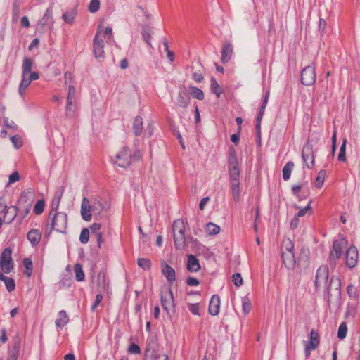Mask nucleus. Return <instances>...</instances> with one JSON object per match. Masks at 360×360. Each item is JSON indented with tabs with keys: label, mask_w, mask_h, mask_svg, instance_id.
Instances as JSON below:
<instances>
[{
	"label": "nucleus",
	"mask_w": 360,
	"mask_h": 360,
	"mask_svg": "<svg viewBox=\"0 0 360 360\" xmlns=\"http://www.w3.org/2000/svg\"><path fill=\"white\" fill-rule=\"evenodd\" d=\"M314 283L316 289L324 288L327 291L329 307L339 308L341 304L340 278L330 277L329 271H316Z\"/></svg>",
	"instance_id": "obj_1"
},
{
	"label": "nucleus",
	"mask_w": 360,
	"mask_h": 360,
	"mask_svg": "<svg viewBox=\"0 0 360 360\" xmlns=\"http://www.w3.org/2000/svg\"><path fill=\"white\" fill-rule=\"evenodd\" d=\"M229 173L230 183L231 186V193L235 201H238L240 198V169L236 153L233 149L230 150L229 158Z\"/></svg>",
	"instance_id": "obj_2"
},
{
	"label": "nucleus",
	"mask_w": 360,
	"mask_h": 360,
	"mask_svg": "<svg viewBox=\"0 0 360 360\" xmlns=\"http://www.w3.org/2000/svg\"><path fill=\"white\" fill-rule=\"evenodd\" d=\"M294 244L292 241L286 238L283 240L281 248V257L285 266L287 269H293L295 264L294 255Z\"/></svg>",
	"instance_id": "obj_3"
},
{
	"label": "nucleus",
	"mask_w": 360,
	"mask_h": 360,
	"mask_svg": "<svg viewBox=\"0 0 360 360\" xmlns=\"http://www.w3.org/2000/svg\"><path fill=\"white\" fill-rule=\"evenodd\" d=\"M51 224L47 225L46 235L49 236L53 229L59 233H65L68 226V215L64 212H54Z\"/></svg>",
	"instance_id": "obj_4"
},
{
	"label": "nucleus",
	"mask_w": 360,
	"mask_h": 360,
	"mask_svg": "<svg viewBox=\"0 0 360 360\" xmlns=\"http://www.w3.org/2000/svg\"><path fill=\"white\" fill-rule=\"evenodd\" d=\"M173 237L176 248L184 249L186 244L185 224L181 219L175 220L172 225Z\"/></svg>",
	"instance_id": "obj_5"
},
{
	"label": "nucleus",
	"mask_w": 360,
	"mask_h": 360,
	"mask_svg": "<svg viewBox=\"0 0 360 360\" xmlns=\"http://www.w3.org/2000/svg\"><path fill=\"white\" fill-rule=\"evenodd\" d=\"M161 304L169 316L175 313V302L174 294L170 287L162 288L160 293Z\"/></svg>",
	"instance_id": "obj_6"
},
{
	"label": "nucleus",
	"mask_w": 360,
	"mask_h": 360,
	"mask_svg": "<svg viewBox=\"0 0 360 360\" xmlns=\"http://www.w3.org/2000/svg\"><path fill=\"white\" fill-rule=\"evenodd\" d=\"M139 153L131 155L127 147H123L116 155L115 162L120 167L126 168L131 165L133 161L139 160Z\"/></svg>",
	"instance_id": "obj_7"
},
{
	"label": "nucleus",
	"mask_w": 360,
	"mask_h": 360,
	"mask_svg": "<svg viewBox=\"0 0 360 360\" xmlns=\"http://www.w3.org/2000/svg\"><path fill=\"white\" fill-rule=\"evenodd\" d=\"M347 241L345 238L335 240L333 247L330 250L328 261L330 263V268L334 269L336 261L340 257L342 250L346 248Z\"/></svg>",
	"instance_id": "obj_8"
},
{
	"label": "nucleus",
	"mask_w": 360,
	"mask_h": 360,
	"mask_svg": "<svg viewBox=\"0 0 360 360\" xmlns=\"http://www.w3.org/2000/svg\"><path fill=\"white\" fill-rule=\"evenodd\" d=\"M35 199V192L32 188H27L22 190L18 200V205L20 207H30Z\"/></svg>",
	"instance_id": "obj_9"
},
{
	"label": "nucleus",
	"mask_w": 360,
	"mask_h": 360,
	"mask_svg": "<svg viewBox=\"0 0 360 360\" xmlns=\"http://www.w3.org/2000/svg\"><path fill=\"white\" fill-rule=\"evenodd\" d=\"M314 65L306 66L301 72V82L305 86L313 85L316 79Z\"/></svg>",
	"instance_id": "obj_10"
},
{
	"label": "nucleus",
	"mask_w": 360,
	"mask_h": 360,
	"mask_svg": "<svg viewBox=\"0 0 360 360\" xmlns=\"http://www.w3.org/2000/svg\"><path fill=\"white\" fill-rule=\"evenodd\" d=\"M12 250L10 248H6L0 255V268L1 270H11L13 268L12 259Z\"/></svg>",
	"instance_id": "obj_11"
},
{
	"label": "nucleus",
	"mask_w": 360,
	"mask_h": 360,
	"mask_svg": "<svg viewBox=\"0 0 360 360\" xmlns=\"http://www.w3.org/2000/svg\"><path fill=\"white\" fill-rule=\"evenodd\" d=\"M302 158L307 168L311 169L314 165L313 146L307 142L302 148Z\"/></svg>",
	"instance_id": "obj_12"
},
{
	"label": "nucleus",
	"mask_w": 360,
	"mask_h": 360,
	"mask_svg": "<svg viewBox=\"0 0 360 360\" xmlns=\"http://www.w3.org/2000/svg\"><path fill=\"white\" fill-rule=\"evenodd\" d=\"M81 216L82 219L86 221H90L91 220L93 214V210L91 208V202H89V199L86 197H84L81 204Z\"/></svg>",
	"instance_id": "obj_13"
},
{
	"label": "nucleus",
	"mask_w": 360,
	"mask_h": 360,
	"mask_svg": "<svg viewBox=\"0 0 360 360\" xmlns=\"http://www.w3.org/2000/svg\"><path fill=\"white\" fill-rule=\"evenodd\" d=\"M358 250L356 248L352 246L347 251L345 254V261L347 266L352 269L354 268L358 262Z\"/></svg>",
	"instance_id": "obj_14"
},
{
	"label": "nucleus",
	"mask_w": 360,
	"mask_h": 360,
	"mask_svg": "<svg viewBox=\"0 0 360 360\" xmlns=\"http://www.w3.org/2000/svg\"><path fill=\"white\" fill-rule=\"evenodd\" d=\"M93 48L96 58L98 59L104 58V42L98 33L94 37Z\"/></svg>",
	"instance_id": "obj_15"
},
{
	"label": "nucleus",
	"mask_w": 360,
	"mask_h": 360,
	"mask_svg": "<svg viewBox=\"0 0 360 360\" xmlns=\"http://www.w3.org/2000/svg\"><path fill=\"white\" fill-rule=\"evenodd\" d=\"M220 299L217 295H214L210 301L208 311L210 315L217 316L219 313Z\"/></svg>",
	"instance_id": "obj_16"
},
{
	"label": "nucleus",
	"mask_w": 360,
	"mask_h": 360,
	"mask_svg": "<svg viewBox=\"0 0 360 360\" xmlns=\"http://www.w3.org/2000/svg\"><path fill=\"white\" fill-rule=\"evenodd\" d=\"M78 13V6L75 5L70 10L67 11L62 15V18L64 22L69 25H72L75 22V18Z\"/></svg>",
	"instance_id": "obj_17"
},
{
	"label": "nucleus",
	"mask_w": 360,
	"mask_h": 360,
	"mask_svg": "<svg viewBox=\"0 0 360 360\" xmlns=\"http://www.w3.org/2000/svg\"><path fill=\"white\" fill-rule=\"evenodd\" d=\"M233 49L231 43L226 42L223 44L221 60L223 63H228L232 56Z\"/></svg>",
	"instance_id": "obj_18"
},
{
	"label": "nucleus",
	"mask_w": 360,
	"mask_h": 360,
	"mask_svg": "<svg viewBox=\"0 0 360 360\" xmlns=\"http://www.w3.org/2000/svg\"><path fill=\"white\" fill-rule=\"evenodd\" d=\"M190 102V96L186 90L179 91L176 101V105L180 108H186Z\"/></svg>",
	"instance_id": "obj_19"
},
{
	"label": "nucleus",
	"mask_w": 360,
	"mask_h": 360,
	"mask_svg": "<svg viewBox=\"0 0 360 360\" xmlns=\"http://www.w3.org/2000/svg\"><path fill=\"white\" fill-rule=\"evenodd\" d=\"M146 356L148 360H169L167 354L154 349H148L146 351Z\"/></svg>",
	"instance_id": "obj_20"
},
{
	"label": "nucleus",
	"mask_w": 360,
	"mask_h": 360,
	"mask_svg": "<svg viewBox=\"0 0 360 360\" xmlns=\"http://www.w3.org/2000/svg\"><path fill=\"white\" fill-rule=\"evenodd\" d=\"M63 193V188H61L60 189L58 190L55 193L54 198H53L52 202H51V210L49 216H51L52 214H53L54 212H57V210H58V209L59 207V205H60V202Z\"/></svg>",
	"instance_id": "obj_21"
},
{
	"label": "nucleus",
	"mask_w": 360,
	"mask_h": 360,
	"mask_svg": "<svg viewBox=\"0 0 360 360\" xmlns=\"http://www.w3.org/2000/svg\"><path fill=\"white\" fill-rule=\"evenodd\" d=\"M27 238L31 244L35 246L39 243L41 238V233L37 229H31L27 233Z\"/></svg>",
	"instance_id": "obj_22"
},
{
	"label": "nucleus",
	"mask_w": 360,
	"mask_h": 360,
	"mask_svg": "<svg viewBox=\"0 0 360 360\" xmlns=\"http://www.w3.org/2000/svg\"><path fill=\"white\" fill-rule=\"evenodd\" d=\"M39 23L41 26L48 25H52L53 24L52 7L49 6L46 8V12Z\"/></svg>",
	"instance_id": "obj_23"
},
{
	"label": "nucleus",
	"mask_w": 360,
	"mask_h": 360,
	"mask_svg": "<svg viewBox=\"0 0 360 360\" xmlns=\"http://www.w3.org/2000/svg\"><path fill=\"white\" fill-rule=\"evenodd\" d=\"M91 208L94 218L98 219L104 208L103 203L100 200L94 199L91 201Z\"/></svg>",
	"instance_id": "obj_24"
},
{
	"label": "nucleus",
	"mask_w": 360,
	"mask_h": 360,
	"mask_svg": "<svg viewBox=\"0 0 360 360\" xmlns=\"http://www.w3.org/2000/svg\"><path fill=\"white\" fill-rule=\"evenodd\" d=\"M68 321L69 318L67 313L64 310H62L59 311L58 318L55 321V324L57 327L63 328L68 323Z\"/></svg>",
	"instance_id": "obj_25"
},
{
	"label": "nucleus",
	"mask_w": 360,
	"mask_h": 360,
	"mask_svg": "<svg viewBox=\"0 0 360 360\" xmlns=\"http://www.w3.org/2000/svg\"><path fill=\"white\" fill-rule=\"evenodd\" d=\"M187 269L188 270H200V265L198 259L193 255H188L187 261Z\"/></svg>",
	"instance_id": "obj_26"
},
{
	"label": "nucleus",
	"mask_w": 360,
	"mask_h": 360,
	"mask_svg": "<svg viewBox=\"0 0 360 360\" xmlns=\"http://www.w3.org/2000/svg\"><path fill=\"white\" fill-rule=\"evenodd\" d=\"M143 131V119L136 116L133 122V132L135 136H139Z\"/></svg>",
	"instance_id": "obj_27"
},
{
	"label": "nucleus",
	"mask_w": 360,
	"mask_h": 360,
	"mask_svg": "<svg viewBox=\"0 0 360 360\" xmlns=\"http://www.w3.org/2000/svg\"><path fill=\"white\" fill-rule=\"evenodd\" d=\"M312 349H316L319 345V333L312 329L310 333V340L307 344Z\"/></svg>",
	"instance_id": "obj_28"
},
{
	"label": "nucleus",
	"mask_w": 360,
	"mask_h": 360,
	"mask_svg": "<svg viewBox=\"0 0 360 360\" xmlns=\"http://www.w3.org/2000/svg\"><path fill=\"white\" fill-rule=\"evenodd\" d=\"M33 66V61L31 58L25 57L22 63V75L28 76Z\"/></svg>",
	"instance_id": "obj_29"
},
{
	"label": "nucleus",
	"mask_w": 360,
	"mask_h": 360,
	"mask_svg": "<svg viewBox=\"0 0 360 360\" xmlns=\"http://www.w3.org/2000/svg\"><path fill=\"white\" fill-rule=\"evenodd\" d=\"M74 102L75 101L67 100L65 115L68 117H72L76 112L77 106Z\"/></svg>",
	"instance_id": "obj_30"
},
{
	"label": "nucleus",
	"mask_w": 360,
	"mask_h": 360,
	"mask_svg": "<svg viewBox=\"0 0 360 360\" xmlns=\"http://www.w3.org/2000/svg\"><path fill=\"white\" fill-rule=\"evenodd\" d=\"M28 76L22 75V80L18 87L19 94L23 97L26 89L29 86L31 82L27 78Z\"/></svg>",
	"instance_id": "obj_31"
},
{
	"label": "nucleus",
	"mask_w": 360,
	"mask_h": 360,
	"mask_svg": "<svg viewBox=\"0 0 360 360\" xmlns=\"http://www.w3.org/2000/svg\"><path fill=\"white\" fill-rule=\"evenodd\" d=\"M151 32H152V29H151L150 27H149L148 25H144L143 27V30H142L143 39L145 41V42L146 44H148L150 47L152 48L153 46H152V44L150 43Z\"/></svg>",
	"instance_id": "obj_32"
},
{
	"label": "nucleus",
	"mask_w": 360,
	"mask_h": 360,
	"mask_svg": "<svg viewBox=\"0 0 360 360\" xmlns=\"http://www.w3.org/2000/svg\"><path fill=\"white\" fill-rule=\"evenodd\" d=\"M220 230L221 229L219 226L212 222L207 224L205 228L206 233L210 236L218 234L220 232Z\"/></svg>",
	"instance_id": "obj_33"
},
{
	"label": "nucleus",
	"mask_w": 360,
	"mask_h": 360,
	"mask_svg": "<svg viewBox=\"0 0 360 360\" xmlns=\"http://www.w3.org/2000/svg\"><path fill=\"white\" fill-rule=\"evenodd\" d=\"M294 163L292 162H288L283 168V178L285 181L290 179Z\"/></svg>",
	"instance_id": "obj_34"
},
{
	"label": "nucleus",
	"mask_w": 360,
	"mask_h": 360,
	"mask_svg": "<svg viewBox=\"0 0 360 360\" xmlns=\"http://www.w3.org/2000/svg\"><path fill=\"white\" fill-rule=\"evenodd\" d=\"M19 212L17 217V221L18 224H22V221L25 219V217L28 215V214L30 212L31 208L30 207H20L18 206Z\"/></svg>",
	"instance_id": "obj_35"
},
{
	"label": "nucleus",
	"mask_w": 360,
	"mask_h": 360,
	"mask_svg": "<svg viewBox=\"0 0 360 360\" xmlns=\"http://www.w3.org/2000/svg\"><path fill=\"white\" fill-rule=\"evenodd\" d=\"M20 348V342H15L13 347L11 350H10L8 353V360H17V357L19 353Z\"/></svg>",
	"instance_id": "obj_36"
},
{
	"label": "nucleus",
	"mask_w": 360,
	"mask_h": 360,
	"mask_svg": "<svg viewBox=\"0 0 360 360\" xmlns=\"http://www.w3.org/2000/svg\"><path fill=\"white\" fill-rule=\"evenodd\" d=\"M243 312L246 315L250 313L252 309V304L249 298L245 296L242 298Z\"/></svg>",
	"instance_id": "obj_37"
},
{
	"label": "nucleus",
	"mask_w": 360,
	"mask_h": 360,
	"mask_svg": "<svg viewBox=\"0 0 360 360\" xmlns=\"http://www.w3.org/2000/svg\"><path fill=\"white\" fill-rule=\"evenodd\" d=\"M211 90L212 93L216 94L217 98H219L222 93L221 88L214 77L211 79Z\"/></svg>",
	"instance_id": "obj_38"
},
{
	"label": "nucleus",
	"mask_w": 360,
	"mask_h": 360,
	"mask_svg": "<svg viewBox=\"0 0 360 360\" xmlns=\"http://www.w3.org/2000/svg\"><path fill=\"white\" fill-rule=\"evenodd\" d=\"M190 93L195 98L198 100H203L204 99V93L203 91L195 86H190Z\"/></svg>",
	"instance_id": "obj_39"
},
{
	"label": "nucleus",
	"mask_w": 360,
	"mask_h": 360,
	"mask_svg": "<svg viewBox=\"0 0 360 360\" xmlns=\"http://www.w3.org/2000/svg\"><path fill=\"white\" fill-rule=\"evenodd\" d=\"M45 207V202L44 200H39L34 205V212L37 215H40L43 213Z\"/></svg>",
	"instance_id": "obj_40"
},
{
	"label": "nucleus",
	"mask_w": 360,
	"mask_h": 360,
	"mask_svg": "<svg viewBox=\"0 0 360 360\" xmlns=\"http://www.w3.org/2000/svg\"><path fill=\"white\" fill-rule=\"evenodd\" d=\"M72 274H65L62 278L61 281L59 283L60 288H68L70 287L72 282Z\"/></svg>",
	"instance_id": "obj_41"
},
{
	"label": "nucleus",
	"mask_w": 360,
	"mask_h": 360,
	"mask_svg": "<svg viewBox=\"0 0 360 360\" xmlns=\"http://www.w3.org/2000/svg\"><path fill=\"white\" fill-rule=\"evenodd\" d=\"M346 144H347V139H343L342 145L340 146L339 153H338V160L341 162H345L346 161Z\"/></svg>",
	"instance_id": "obj_42"
},
{
	"label": "nucleus",
	"mask_w": 360,
	"mask_h": 360,
	"mask_svg": "<svg viewBox=\"0 0 360 360\" xmlns=\"http://www.w3.org/2000/svg\"><path fill=\"white\" fill-rule=\"evenodd\" d=\"M19 209L20 208L18 207V205H13L7 209L6 214H11V215L10 222L13 221L15 218H17L19 212Z\"/></svg>",
	"instance_id": "obj_43"
},
{
	"label": "nucleus",
	"mask_w": 360,
	"mask_h": 360,
	"mask_svg": "<svg viewBox=\"0 0 360 360\" xmlns=\"http://www.w3.org/2000/svg\"><path fill=\"white\" fill-rule=\"evenodd\" d=\"M100 5L101 3L99 0H91L88 6V10L90 13H94L99 10Z\"/></svg>",
	"instance_id": "obj_44"
},
{
	"label": "nucleus",
	"mask_w": 360,
	"mask_h": 360,
	"mask_svg": "<svg viewBox=\"0 0 360 360\" xmlns=\"http://www.w3.org/2000/svg\"><path fill=\"white\" fill-rule=\"evenodd\" d=\"M347 333V324L345 322H342L340 325L339 328H338V338L340 340H343L346 337Z\"/></svg>",
	"instance_id": "obj_45"
},
{
	"label": "nucleus",
	"mask_w": 360,
	"mask_h": 360,
	"mask_svg": "<svg viewBox=\"0 0 360 360\" xmlns=\"http://www.w3.org/2000/svg\"><path fill=\"white\" fill-rule=\"evenodd\" d=\"M138 266L143 269H148L151 267L150 260L146 258H139L137 260Z\"/></svg>",
	"instance_id": "obj_46"
},
{
	"label": "nucleus",
	"mask_w": 360,
	"mask_h": 360,
	"mask_svg": "<svg viewBox=\"0 0 360 360\" xmlns=\"http://www.w3.org/2000/svg\"><path fill=\"white\" fill-rule=\"evenodd\" d=\"M325 177H326V171L321 170L319 172L318 176L316 179V181H315V186L317 188H321L322 186V185L323 184V182H324Z\"/></svg>",
	"instance_id": "obj_47"
},
{
	"label": "nucleus",
	"mask_w": 360,
	"mask_h": 360,
	"mask_svg": "<svg viewBox=\"0 0 360 360\" xmlns=\"http://www.w3.org/2000/svg\"><path fill=\"white\" fill-rule=\"evenodd\" d=\"M89 238V230L87 228L82 229L80 236L79 240L82 244L88 243Z\"/></svg>",
	"instance_id": "obj_48"
},
{
	"label": "nucleus",
	"mask_w": 360,
	"mask_h": 360,
	"mask_svg": "<svg viewBox=\"0 0 360 360\" xmlns=\"http://www.w3.org/2000/svg\"><path fill=\"white\" fill-rule=\"evenodd\" d=\"M168 283L172 285L176 281V271H162ZM171 288V286H169Z\"/></svg>",
	"instance_id": "obj_49"
},
{
	"label": "nucleus",
	"mask_w": 360,
	"mask_h": 360,
	"mask_svg": "<svg viewBox=\"0 0 360 360\" xmlns=\"http://www.w3.org/2000/svg\"><path fill=\"white\" fill-rule=\"evenodd\" d=\"M97 282H98V285L100 288H103V289L105 288V286L107 284L105 283V275L103 272L101 271L98 274Z\"/></svg>",
	"instance_id": "obj_50"
},
{
	"label": "nucleus",
	"mask_w": 360,
	"mask_h": 360,
	"mask_svg": "<svg viewBox=\"0 0 360 360\" xmlns=\"http://www.w3.org/2000/svg\"><path fill=\"white\" fill-rule=\"evenodd\" d=\"M11 141L13 144L14 147L17 149L20 148L22 146V140L20 136H13L11 137Z\"/></svg>",
	"instance_id": "obj_51"
},
{
	"label": "nucleus",
	"mask_w": 360,
	"mask_h": 360,
	"mask_svg": "<svg viewBox=\"0 0 360 360\" xmlns=\"http://www.w3.org/2000/svg\"><path fill=\"white\" fill-rule=\"evenodd\" d=\"M232 280L236 287H239L243 285V280L240 273H235L233 274Z\"/></svg>",
	"instance_id": "obj_52"
},
{
	"label": "nucleus",
	"mask_w": 360,
	"mask_h": 360,
	"mask_svg": "<svg viewBox=\"0 0 360 360\" xmlns=\"http://www.w3.org/2000/svg\"><path fill=\"white\" fill-rule=\"evenodd\" d=\"M188 307L189 311L194 315H200V307L199 304L195 303V304H188Z\"/></svg>",
	"instance_id": "obj_53"
},
{
	"label": "nucleus",
	"mask_w": 360,
	"mask_h": 360,
	"mask_svg": "<svg viewBox=\"0 0 360 360\" xmlns=\"http://www.w3.org/2000/svg\"><path fill=\"white\" fill-rule=\"evenodd\" d=\"M4 283L8 291L12 292L15 290V284L13 278H9L8 279H6Z\"/></svg>",
	"instance_id": "obj_54"
},
{
	"label": "nucleus",
	"mask_w": 360,
	"mask_h": 360,
	"mask_svg": "<svg viewBox=\"0 0 360 360\" xmlns=\"http://www.w3.org/2000/svg\"><path fill=\"white\" fill-rule=\"evenodd\" d=\"M20 180V175L18 172H14L13 174H11L8 177V182L7 184V186H8L10 184L17 182Z\"/></svg>",
	"instance_id": "obj_55"
},
{
	"label": "nucleus",
	"mask_w": 360,
	"mask_h": 360,
	"mask_svg": "<svg viewBox=\"0 0 360 360\" xmlns=\"http://www.w3.org/2000/svg\"><path fill=\"white\" fill-rule=\"evenodd\" d=\"M76 90L72 85H70L68 87V93L67 100L75 101Z\"/></svg>",
	"instance_id": "obj_56"
},
{
	"label": "nucleus",
	"mask_w": 360,
	"mask_h": 360,
	"mask_svg": "<svg viewBox=\"0 0 360 360\" xmlns=\"http://www.w3.org/2000/svg\"><path fill=\"white\" fill-rule=\"evenodd\" d=\"M22 264L25 270H32L33 263L30 258L26 257L23 259Z\"/></svg>",
	"instance_id": "obj_57"
},
{
	"label": "nucleus",
	"mask_w": 360,
	"mask_h": 360,
	"mask_svg": "<svg viewBox=\"0 0 360 360\" xmlns=\"http://www.w3.org/2000/svg\"><path fill=\"white\" fill-rule=\"evenodd\" d=\"M128 352L131 354H139L141 353V349L139 345L133 343L129 346Z\"/></svg>",
	"instance_id": "obj_58"
},
{
	"label": "nucleus",
	"mask_w": 360,
	"mask_h": 360,
	"mask_svg": "<svg viewBox=\"0 0 360 360\" xmlns=\"http://www.w3.org/2000/svg\"><path fill=\"white\" fill-rule=\"evenodd\" d=\"M347 291L350 297H356L357 296L356 289L352 285H348Z\"/></svg>",
	"instance_id": "obj_59"
},
{
	"label": "nucleus",
	"mask_w": 360,
	"mask_h": 360,
	"mask_svg": "<svg viewBox=\"0 0 360 360\" xmlns=\"http://www.w3.org/2000/svg\"><path fill=\"white\" fill-rule=\"evenodd\" d=\"M4 124L8 128L16 129L18 127L13 121L9 120L7 117L4 118Z\"/></svg>",
	"instance_id": "obj_60"
},
{
	"label": "nucleus",
	"mask_w": 360,
	"mask_h": 360,
	"mask_svg": "<svg viewBox=\"0 0 360 360\" xmlns=\"http://www.w3.org/2000/svg\"><path fill=\"white\" fill-rule=\"evenodd\" d=\"M102 300H103V296L101 294H98L96 296V299L91 306L92 311H94L96 309L98 305L101 302Z\"/></svg>",
	"instance_id": "obj_61"
},
{
	"label": "nucleus",
	"mask_w": 360,
	"mask_h": 360,
	"mask_svg": "<svg viewBox=\"0 0 360 360\" xmlns=\"http://www.w3.org/2000/svg\"><path fill=\"white\" fill-rule=\"evenodd\" d=\"M310 209H311V201H309V202H308L307 205L305 207H304V208L301 209V210L298 212V213L296 214V217H297L299 218L300 217H302V216L305 215V214L307 213V212L308 210H309Z\"/></svg>",
	"instance_id": "obj_62"
},
{
	"label": "nucleus",
	"mask_w": 360,
	"mask_h": 360,
	"mask_svg": "<svg viewBox=\"0 0 360 360\" xmlns=\"http://www.w3.org/2000/svg\"><path fill=\"white\" fill-rule=\"evenodd\" d=\"M186 283L189 286H197L199 285V281L194 277H188Z\"/></svg>",
	"instance_id": "obj_63"
},
{
	"label": "nucleus",
	"mask_w": 360,
	"mask_h": 360,
	"mask_svg": "<svg viewBox=\"0 0 360 360\" xmlns=\"http://www.w3.org/2000/svg\"><path fill=\"white\" fill-rule=\"evenodd\" d=\"M192 77L198 83H200L204 79L203 75L198 72L193 73Z\"/></svg>",
	"instance_id": "obj_64"
}]
</instances>
